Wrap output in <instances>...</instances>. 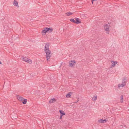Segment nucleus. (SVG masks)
Returning <instances> with one entry per match:
<instances>
[{"label":"nucleus","instance_id":"obj_11","mask_svg":"<svg viewBox=\"0 0 129 129\" xmlns=\"http://www.w3.org/2000/svg\"><path fill=\"white\" fill-rule=\"evenodd\" d=\"M13 4L15 6L19 7L18 5V2L17 1H16L15 0H14Z\"/></svg>","mask_w":129,"mask_h":129},{"label":"nucleus","instance_id":"obj_1","mask_svg":"<svg viewBox=\"0 0 129 129\" xmlns=\"http://www.w3.org/2000/svg\"><path fill=\"white\" fill-rule=\"evenodd\" d=\"M49 43H47L45 44L44 48L45 52L46 54V56L48 61L50 60L49 59L52 55L51 51L49 48Z\"/></svg>","mask_w":129,"mask_h":129},{"label":"nucleus","instance_id":"obj_12","mask_svg":"<svg viewBox=\"0 0 129 129\" xmlns=\"http://www.w3.org/2000/svg\"><path fill=\"white\" fill-rule=\"evenodd\" d=\"M107 120L106 119L103 120L102 119H100L98 120V122L100 123H104L106 122V121Z\"/></svg>","mask_w":129,"mask_h":129},{"label":"nucleus","instance_id":"obj_24","mask_svg":"<svg viewBox=\"0 0 129 129\" xmlns=\"http://www.w3.org/2000/svg\"><path fill=\"white\" fill-rule=\"evenodd\" d=\"M2 64V62L0 61V64Z\"/></svg>","mask_w":129,"mask_h":129},{"label":"nucleus","instance_id":"obj_23","mask_svg":"<svg viewBox=\"0 0 129 129\" xmlns=\"http://www.w3.org/2000/svg\"><path fill=\"white\" fill-rule=\"evenodd\" d=\"M94 1H93L92 0H91V2L92 4H93V2Z\"/></svg>","mask_w":129,"mask_h":129},{"label":"nucleus","instance_id":"obj_19","mask_svg":"<svg viewBox=\"0 0 129 129\" xmlns=\"http://www.w3.org/2000/svg\"><path fill=\"white\" fill-rule=\"evenodd\" d=\"M16 37H15V36L13 35L12 37V40H14L15 39H16Z\"/></svg>","mask_w":129,"mask_h":129},{"label":"nucleus","instance_id":"obj_26","mask_svg":"<svg viewBox=\"0 0 129 129\" xmlns=\"http://www.w3.org/2000/svg\"><path fill=\"white\" fill-rule=\"evenodd\" d=\"M78 101H76V102H75V103H77V102Z\"/></svg>","mask_w":129,"mask_h":129},{"label":"nucleus","instance_id":"obj_14","mask_svg":"<svg viewBox=\"0 0 129 129\" xmlns=\"http://www.w3.org/2000/svg\"><path fill=\"white\" fill-rule=\"evenodd\" d=\"M72 94V93L71 92H69L66 95V97L67 98L70 97L71 95Z\"/></svg>","mask_w":129,"mask_h":129},{"label":"nucleus","instance_id":"obj_5","mask_svg":"<svg viewBox=\"0 0 129 129\" xmlns=\"http://www.w3.org/2000/svg\"><path fill=\"white\" fill-rule=\"evenodd\" d=\"M69 66L72 67L74 66L76 64V61L75 60H71L69 62Z\"/></svg>","mask_w":129,"mask_h":129},{"label":"nucleus","instance_id":"obj_17","mask_svg":"<svg viewBox=\"0 0 129 129\" xmlns=\"http://www.w3.org/2000/svg\"><path fill=\"white\" fill-rule=\"evenodd\" d=\"M97 99V96H94L92 98V100L93 101H95Z\"/></svg>","mask_w":129,"mask_h":129},{"label":"nucleus","instance_id":"obj_22","mask_svg":"<svg viewBox=\"0 0 129 129\" xmlns=\"http://www.w3.org/2000/svg\"><path fill=\"white\" fill-rule=\"evenodd\" d=\"M62 116H61V115H60V116L59 118L60 119H61L62 118Z\"/></svg>","mask_w":129,"mask_h":129},{"label":"nucleus","instance_id":"obj_6","mask_svg":"<svg viewBox=\"0 0 129 129\" xmlns=\"http://www.w3.org/2000/svg\"><path fill=\"white\" fill-rule=\"evenodd\" d=\"M126 85L125 82V81H122L121 83L118 84V87L120 88Z\"/></svg>","mask_w":129,"mask_h":129},{"label":"nucleus","instance_id":"obj_25","mask_svg":"<svg viewBox=\"0 0 129 129\" xmlns=\"http://www.w3.org/2000/svg\"><path fill=\"white\" fill-rule=\"evenodd\" d=\"M78 101H76V102H75V103H77V102Z\"/></svg>","mask_w":129,"mask_h":129},{"label":"nucleus","instance_id":"obj_20","mask_svg":"<svg viewBox=\"0 0 129 129\" xmlns=\"http://www.w3.org/2000/svg\"><path fill=\"white\" fill-rule=\"evenodd\" d=\"M126 80V77H124L122 79V81H124L125 80Z\"/></svg>","mask_w":129,"mask_h":129},{"label":"nucleus","instance_id":"obj_15","mask_svg":"<svg viewBox=\"0 0 129 129\" xmlns=\"http://www.w3.org/2000/svg\"><path fill=\"white\" fill-rule=\"evenodd\" d=\"M70 21L73 23H75V20H74L73 19H70Z\"/></svg>","mask_w":129,"mask_h":129},{"label":"nucleus","instance_id":"obj_21","mask_svg":"<svg viewBox=\"0 0 129 129\" xmlns=\"http://www.w3.org/2000/svg\"><path fill=\"white\" fill-rule=\"evenodd\" d=\"M109 25H108V24H106L104 26H106V27H108V26H109Z\"/></svg>","mask_w":129,"mask_h":129},{"label":"nucleus","instance_id":"obj_4","mask_svg":"<svg viewBox=\"0 0 129 129\" xmlns=\"http://www.w3.org/2000/svg\"><path fill=\"white\" fill-rule=\"evenodd\" d=\"M22 59L23 60L26 62H27L30 64L32 63V60L30 59H28V58L27 57H24L23 56H22Z\"/></svg>","mask_w":129,"mask_h":129},{"label":"nucleus","instance_id":"obj_8","mask_svg":"<svg viewBox=\"0 0 129 129\" xmlns=\"http://www.w3.org/2000/svg\"><path fill=\"white\" fill-rule=\"evenodd\" d=\"M56 101V100L54 98L51 99L49 101V102L50 103L55 102Z\"/></svg>","mask_w":129,"mask_h":129},{"label":"nucleus","instance_id":"obj_16","mask_svg":"<svg viewBox=\"0 0 129 129\" xmlns=\"http://www.w3.org/2000/svg\"><path fill=\"white\" fill-rule=\"evenodd\" d=\"M72 13L70 12H68L66 13V14L68 16H70V15H72Z\"/></svg>","mask_w":129,"mask_h":129},{"label":"nucleus","instance_id":"obj_13","mask_svg":"<svg viewBox=\"0 0 129 129\" xmlns=\"http://www.w3.org/2000/svg\"><path fill=\"white\" fill-rule=\"evenodd\" d=\"M59 112L61 116H63L65 114V113L62 110H60Z\"/></svg>","mask_w":129,"mask_h":129},{"label":"nucleus","instance_id":"obj_10","mask_svg":"<svg viewBox=\"0 0 129 129\" xmlns=\"http://www.w3.org/2000/svg\"><path fill=\"white\" fill-rule=\"evenodd\" d=\"M104 28L105 31H108L107 32V33L108 34H109V26H108V27H106V26H104Z\"/></svg>","mask_w":129,"mask_h":129},{"label":"nucleus","instance_id":"obj_18","mask_svg":"<svg viewBox=\"0 0 129 129\" xmlns=\"http://www.w3.org/2000/svg\"><path fill=\"white\" fill-rule=\"evenodd\" d=\"M120 97H121L120 102L121 103H122L123 102V95H121V96Z\"/></svg>","mask_w":129,"mask_h":129},{"label":"nucleus","instance_id":"obj_9","mask_svg":"<svg viewBox=\"0 0 129 129\" xmlns=\"http://www.w3.org/2000/svg\"><path fill=\"white\" fill-rule=\"evenodd\" d=\"M81 22L80 21L79 19L78 18H75V23L78 24L80 23Z\"/></svg>","mask_w":129,"mask_h":129},{"label":"nucleus","instance_id":"obj_7","mask_svg":"<svg viewBox=\"0 0 129 129\" xmlns=\"http://www.w3.org/2000/svg\"><path fill=\"white\" fill-rule=\"evenodd\" d=\"M112 65H111V68L115 66V65L117 63V62L116 61H111Z\"/></svg>","mask_w":129,"mask_h":129},{"label":"nucleus","instance_id":"obj_3","mask_svg":"<svg viewBox=\"0 0 129 129\" xmlns=\"http://www.w3.org/2000/svg\"><path fill=\"white\" fill-rule=\"evenodd\" d=\"M17 98L19 101H22V103L23 104H25L26 103L27 100L26 99H24L23 97L19 96V95H17Z\"/></svg>","mask_w":129,"mask_h":129},{"label":"nucleus","instance_id":"obj_2","mask_svg":"<svg viewBox=\"0 0 129 129\" xmlns=\"http://www.w3.org/2000/svg\"><path fill=\"white\" fill-rule=\"evenodd\" d=\"M53 29L51 28H49L47 27H45L43 29L42 31V35H45L47 32L51 33L53 31Z\"/></svg>","mask_w":129,"mask_h":129}]
</instances>
